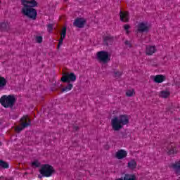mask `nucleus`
I'll return each mask as SVG.
<instances>
[{"mask_svg": "<svg viewBox=\"0 0 180 180\" xmlns=\"http://www.w3.org/2000/svg\"><path fill=\"white\" fill-rule=\"evenodd\" d=\"M126 124H129V115H121L119 117L112 118L111 120V126L115 131H119Z\"/></svg>", "mask_w": 180, "mask_h": 180, "instance_id": "1", "label": "nucleus"}, {"mask_svg": "<svg viewBox=\"0 0 180 180\" xmlns=\"http://www.w3.org/2000/svg\"><path fill=\"white\" fill-rule=\"evenodd\" d=\"M0 103L4 108L12 109L15 103H16V98L15 95H4L0 98Z\"/></svg>", "mask_w": 180, "mask_h": 180, "instance_id": "2", "label": "nucleus"}, {"mask_svg": "<svg viewBox=\"0 0 180 180\" xmlns=\"http://www.w3.org/2000/svg\"><path fill=\"white\" fill-rule=\"evenodd\" d=\"M39 172L42 176H39V178L41 179L43 176L49 178L53 175V172H55V170L54 167L50 165H43L39 169Z\"/></svg>", "mask_w": 180, "mask_h": 180, "instance_id": "3", "label": "nucleus"}, {"mask_svg": "<svg viewBox=\"0 0 180 180\" xmlns=\"http://www.w3.org/2000/svg\"><path fill=\"white\" fill-rule=\"evenodd\" d=\"M21 13L24 16H27L32 20H36V18H37V11L34 7H22Z\"/></svg>", "mask_w": 180, "mask_h": 180, "instance_id": "4", "label": "nucleus"}, {"mask_svg": "<svg viewBox=\"0 0 180 180\" xmlns=\"http://www.w3.org/2000/svg\"><path fill=\"white\" fill-rule=\"evenodd\" d=\"M97 58L100 63L106 64L108 61H110L109 53L105 51H101L97 53Z\"/></svg>", "mask_w": 180, "mask_h": 180, "instance_id": "5", "label": "nucleus"}, {"mask_svg": "<svg viewBox=\"0 0 180 180\" xmlns=\"http://www.w3.org/2000/svg\"><path fill=\"white\" fill-rule=\"evenodd\" d=\"M20 122H21V127H18L16 128V130H18V131H22V130H23V129H26V127H29V126H30V124H32V122L30 121V119H29V117H27V116H24L20 119Z\"/></svg>", "mask_w": 180, "mask_h": 180, "instance_id": "6", "label": "nucleus"}, {"mask_svg": "<svg viewBox=\"0 0 180 180\" xmlns=\"http://www.w3.org/2000/svg\"><path fill=\"white\" fill-rule=\"evenodd\" d=\"M62 82H68V84H70V82H75L77 81V76H75V74L74 73H67L65 75L61 77Z\"/></svg>", "mask_w": 180, "mask_h": 180, "instance_id": "7", "label": "nucleus"}, {"mask_svg": "<svg viewBox=\"0 0 180 180\" xmlns=\"http://www.w3.org/2000/svg\"><path fill=\"white\" fill-rule=\"evenodd\" d=\"M165 151L167 153L168 155H174L176 154V148H175V143H165Z\"/></svg>", "mask_w": 180, "mask_h": 180, "instance_id": "8", "label": "nucleus"}, {"mask_svg": "<svg viewBox=\"0 0 180 180\" xmlns=\"http://www.w3.org/2000/svg\"><path fill=\"white\" fill-rule=\"evenodd\" d=\"M86 23V20L84 18H77L73 22V26L75 27H78L79 29H82L84 27Z\"/></svg>", "mask_w": 180, "mask_h": 180, "instance_id": "9", "label": "nucleus"}, {"mask_svg": "<svg viewBox=\"0 0 180 180\" xmlns=\"http://www.w3.org/2000/svg\"><path fill=\"white\" fill-rule=\"evenodd\" d=\"M22 8H34L37 6V1L36 0H21Z\"/></svg>", "mask_w": 180, "mask_h": 180, "instance_id": "10", "label": "nucleus"}, {"mask_svg": "<svg viewBox=\"0 0 180 180\" xmlns=\"http://www.w3.org/2000/svg\"><path fill=\"white\" fill-rule=\"evenodd\" d=\"M137 32H139V33H144L145 32H148V23L139 22L137 25Z\"/></svg>", "mask_w": 180, "mask_h": 180, "instance_id": "11", "label": "nucleus"}, {"mask_svg": "<svg viewBox=\"0 0 180 180\" xmlns=\"http://www.w3.org/2000/svg\"><path fill=\"white\" fill-rule=\"evenodd\" d=\"M120 18L121 22H129V19H130V17L129 16V12L120 11Z\"/></svg>", "mask_w": 180, "mask_h": 180, "instance_id": "12", "label": "nucleus"}, {"mask_svg": "<svg viewBox=\"0 0 180 180\" xmlns=\"http://www.w3.org/2000/svg\"><path fill=\"white\" fill-rule=\"evenodd\" d=\"M115 157L117 158V160H123V158L127 157V152L123 149H121L116 153Z\"/></svg>", "mask_w": 180, "mask_h": 180, "instance_id": "13", "label": "nucleus"}, {"mask_svg": "<svg viewBox=\"0 0 180 180\" xmlns=\"http://www.w3.org/2000/svg\"><path fill=\"white\" fill-rule=\"evenodd\" d=\"M113 37L109 35L103 38V44L104 46H109V44H113Z\"/></svg>", "mask_w": 180, "mask_h": 180, "instance_id": "14", "label": "nucleus"}, {"mask_svg": "<svg viewBox=\"0 0 180 180\" xmlns=\"http://www.w3.org/2000/svg\"><path fill=\"white\" fill-rule=\"evenodd\" d=\"M153 81L156 84H161L165 81V76L161 75H156L154 77Z\"/></svg>", "mask_w": 180, "mask_h": 180, "instance_id": "15", "label": "nucleus"}, {"mask_svg": "<svg viewBox=\"0 0 180 180\" xmlns=\"http://www.w3.org/2000/svg\"><path fill=\"white\" fill-rule=\"evenodd\" d=\"M117 180H137V177L134 174H126L124 177L119 178Z\"/></svg>", "mask_w": 180, "mask_h": 180, "instance_id": "16", "label": "nucleus"}, {"mask_svg": "<svg viewBox=\"0 0 180 180\" xmlns=\"http://www.w3.org/2000/svg\"><path fill=\"white\" fill-rule=\"evenodd\" d=\"M155 51H157V49H155V46H146L147 56H153V54H154Z\"/></svg>", "mask_w": 180, "mask_h": 180, "instance_id": "17", "label": "nucleus"}, {"mask_svg": "<svg viewBox=\"0 0 180 180\" xmlns=\"http://www.w3.org/2000/svg\"><path fill=\"white\" fill-rule=\"evenodd\" d=\"M6 79L0 76V91H2L6 86Z\"/></svg>", "mask_w": 180, "mask_h": 180, "instance_id": "18", "label": "nucleus"}, {"mask_svg": "<svg viewBox=\"0 0 180 180\" xmlns=\"http://www.w3.org/2000/svg\"><path fill=\"white\" fill-rule=\"evenodd\" d=\"M0 29L1 32H8V30L9 29V24H8V22H1L0 24Z\"/></svg>", "mask_w": 180, "mask_h": 180, "instance_id": "19", "label": "nucleus"}, {"mask_svg": "<svg viewBox=\"0 0 180 180\" xmlns=\"http://www.w3.org/2000/svg\"><path fill=\"white\" fill-rule=\"evenodd\" d=\"M169 95H171V93H169V91H162L159 94V96L160 98H168V96H169Z\"/></svg>", "mask_w": 180, "mask_h": 180, "instance_id": "20", "label": "nucleus"}, {"mask_svg": "<svg viewBox=\"0 0 180 180\" xmlns=\"http://www.w3.org/2000/svg\"><path fill=\"white\" fill-rule=\"evenodd\" d=\"M136 167H137V162H135L134 160H132L128 162V167H129L130 169H134Z\"/></svg>", "mask_w": 180, "mask_h": 180, "instance_id": "21", "label": "nucleus"}, {"mask_svg": "<svg viewBox=\"0 0 180 180\" xmlns=\"http://www.w3.org/2000/svg\"><path fill=\"white\" fill-rule=\"evenodd\" d=\"M72 86H73L72 84L68 83L67 86H65L61 89V91L68 92V91H71V89H72Z\"/></svg>", "mask_w": 180, "mask_h": 180, "instance_id": "22", "label": "nucleus"}, {"mask_svg": "<svg viewBox=\"0 0 180 180\" xmlns=\"http://www.w3.org/2000/svg\"><path fill=\"white\" fill-rule=\"evenodd\" d=\"M0 167L4 169H7L8 168H9V164L2 160H0Z\"/></svg>", "mask_w": 180, "mask_h": 180, "instance_id": "23", "label": "nucleus"}, {"mask_svg": "<svg viewBox=\"0 0 180 180\" xmlns=\"http://www.w3.org/2000/svg\"><path fill=\"white\" fill-rule=\"evenodd\" d=\"M173 168L176 169V174H180V162L173 165Z\"/></svg>", "mask_w": 180, "mask_h": 180, "instance_id": "24", "label": "nucleus"}, {"mask_svg": "<svg viewBox=\"0 0 180 180\" xmlns=\"http://www.w3.org/2000/svg\"><path fill=\"white\" fill-rule=\"evenodd\" d=\"M67 34V27H64L62 29V32H61V36L60 37H62L63 39H65V36Z\"/></svg>", "mask_w": 180, "mask_h": 180, "instance_id": "25", "label": "nucleus"}, {"mask_svg": "<svg viewBox=\"0 0 180 180\" xmlns=\"http://www.w3.org/2000/svg\"><path fill=\"white\" fill-rule=\"evenodd\" d=\"M122 75H123V72L120 71H114L115 78H119L120 77H122Z\"/></svg>", "mask_w": 180, "mask_h": 180, "instance_id": "26", "label": "nucleus"}, {"mask_svg": "<svg viewBox=\"0 0 180 180\" xmlns=\"http://www.w3.org/2000/svg\"><path fill=\"white\" fill-rule=\"evenodd\" d=\"M134 94V90H127L126 92L127 96L131 97L133 96V94Z\"/></svg>", "mask_w": 180, "mask_h": 180, "instance_id": "27", "label": "nucleus"}, {"mask_svg": "<svg viewBox=\"0 0 180 180\" xmlns=\"http://www.w3.org/2000/svg\"><path fill=\"white\" fill-rule=\"evenodd\" d=\"M36 41L37 43H42L43 41V37L41 36H38L36 37Z\"/></svg>", "mask_w": 180, "mask_h": 180, "instance_id": "28", "label": "nucleus"}, {"mask_svg": "<svg viewBox=\"0 0 180 180\" xmlns=\"http://www.w3.org/2000/svg\"><path fill=\"white\" fill-rule=\"evenodd\" d=\"M32 167H36L37 168L40 167V162H38L37 161H34L32 162Z\"/></svg>", "mask_w": 180, "mask_h": 180, "instance_id": "29", "label": "nucleus"}, {"mask_svg": "<svg viewBox=\"0 0 180 180\" xmlns=\"http://www.w3.org/2000/svg\"><path fill=\"white\" fill-rule=\"evenodd\" d=\"M48 32H53V24H49L47 25Z\"/></svg>", "mask_w": 180, "mask_h": 180, "instance_id": "30", "label": "nucleus"}, {"mask_svg": "<svg viewBox=\"0 0 180 180\" xmlns=\"http://www.w3.org/2000/svg\"><path fill=\"white\" fill-rule=\"evenodd\" d=\"M63 41H64V38L60 37V39L59 40L58 47H60V46H61V44H63Z\"/></svg>", "mask_w": 180, "mask_h": 180, "instance_id": "31", "label": "nucleus"}, {"mask_svg": "<svg viewBox=\"0 0 180 180\" xmlns=\"http://www.w3.org/2000/svg\"><path fill=\"white\" fill-rule=\"evenodd\" d=\"M124 30H129L130 29V25H124Z\"/></svg>", "mask_w": 180, "mask_h": 180, "instance_id": "32", "label": "nucleus"}, {"mask_svg": "<svg viewBox=\"0 0 180 180\" xmlns=\"http://www.w3.org/2000/svg\"><path fill=\"white\" fill-rule=\"evenodd\" d=\"M124 44L126 46H128L129 48L131 47V44H130V41H125Z\"/></svg>", "mask_w": 180, "mask_h": 180, "instance_id": "33", "label": "nucleus"}, {"mask_svg": "<svg viewBox=\"0 0 180 180\" xmlns=\"http://www.w3.org/2000/svg\"><path fill=\"white\" fill-rule=\"evenodd\" d=\"M129 33H130V31H129V30H127V34H129Z\"/></svg>", "mask_w": 180, "mask_h": 180, "instance_id": "34", "label": "nucleus"}, {"mask_svg": "<svg viewBox=\"0 0 180 180\" xmlns=\"http://www.w3.org/2000/svg\"><path fill=\"white\" fill-rule=\"evenodd\" d=\"M75 129L76 130H77V129H78V127H75Z\"/></svg>", "mask_w": 180, "mask_h": 180, "instance_id": "35", "label": "nucleus"}]
</instances>
